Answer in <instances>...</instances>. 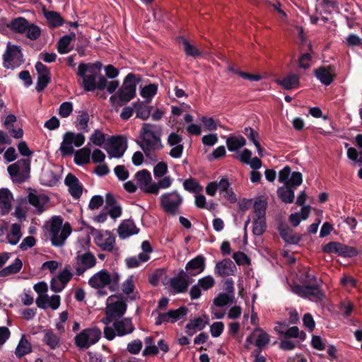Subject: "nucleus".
Segmentation results:
<instances>
[{
  "mask_svg": "<svg viewBox=\"0 0 362 362\" xmlns=\"http://www.w3.org/2000/svg\"><path fill=\"white\" fill-rule=\"evenodd\" d=\"M109 148H106L110 157L121 158L127 148V140L124 136H112L108 139Z\"/></svg>",
  "mask_w": 362,
  "mask_h": 362,
  "instance_id": "obj_12",
  "label": "nucleus"
},
{
  "mask_svg": "<svg viewBox=\"0 0 362 362\" xmlns=\"http://www.w3.org/2000/svg\"><path fill=\"white\" fill-rule=\"evenodd\" d=\"M169 284L175 293H184L187 292L189 282L180 277H173L170 279Z\"/></svg>",
  "mask_w": 362,
  "mask_h": 362,
  "instance_id": "obj_29",
  "label": "nucleus"
},
{
  "mask_svg": "<svg viewBox=\"0 0 362 362\" xmlns=\"http://www.w3.org/2000/svg\"><path fill=\"white\" fill-rule=\"evenodd\" d=\"M135 178L137 180L139 187H146L148 185H150L152 177L150 172L148 170L144 169L136 173L134 175Z\"/></svg>",
  "mask_w": 362,
  "mask_h": 362,
  "instance_id": "obj_37",
  "label": "nucleus"
},
{
  "mask_svg": "<svg viewBox=\"0 0 362 362\" xmlns=\"http://www.w3.org/2000/svg\"><path fill=\"white\" fill-rule=\"evenodd\" d=\"M230 71H233L241 78L249 80L250 81H258L261 79V76L259 74L247 73L240 70L235 69L233 67L230 68Z\"/></svg>",
  "mask_w": 362,
  "mask_h": 362,
  "instance_id": "obj_53",
  "label": "nucleus"
},
{
  "mask_svg": "<svg viewBox=\"0 0 362 362\" xmlns=\"http://www.w3.org/2000/svg\"><path fill=\"white\" fill-rule=\"evenodd\" d=\"M42 341L51 349H56L59 344V337L52 330H47L44 334Z\"/></svg>",
  "mask_w": 362,
  "mask_h": 362,
  "instance_id": "obj_36",
  "label": "nucleus"
},
{
  "mask_svg": "<svg viewBox=\"0 0 362 362\" xmlns=\"http://www.w3.org/2000/svg\"><path fill=\"white\" fill-rule=\"evenodd\" d=\"M25 34L30 40H36L41 35V29L38 25L34 23H29Z\"/></svg>",
  "mask_w": 362,
  "mask_h": 362,
  "instance_id": "obj_47",
  "label": "nucleus"
},
{
  "mask_svg": "<svg viewBox=\"0 0 362 362\" xmlns=\"http://www.w3.org/2000/svg\"><path fill=\"white\" fill-rule=\"evenodd\" d=\"M64 184L68 187L69 192L75 199L81 197L83 193V185L74 175L69 173L65 177Z\"/></svg>",
  "mask_w": 362,
  "mask_h": 362,
  "instance_id": "obj_15",
  "label": "nucleus"
},
{
  "mask_svg": "<svg viewBox=\"0 0 362 362\" xmlns=\"http://www.w3.org/2000/svg\"><path fill=\"white\" fill-rule=\"evenodd\" d=\"M89 119L88 113L86 111H83L76 118V127L77 129L88 132L89 131L88 125Z\"/></svg>",
  "mask_w": 362,
  "mask_h": 362,
  "instance_id": "obj_42",
  "label": "nucleus"
},
{
  "mask_svg": "<svg viewBox=\"0 0 362 362\" xmlns=\"http://www.w3.org/2000/svg\"><path fill=\"white\" fill-rule=\"evenodd\" d=\"M141 81V77L134 73H129L123 81L121 88L117 93L110 98L112 105L122 106L129 102L136 95V85Z\"/></svg>",
  "mask_w": 362,
  "mask_h": 362,
  "instance_id": "obj_2",
  "label": "nucleus"
},
{
  "mask_svg": "<svg viewBox=\"0 0 362 362\" xmlns=\"http://www.w3.org/2000/svg\"><path fill=\"white\" fill-rule=\"evenodd\" d=\"M85 141V136L82 133L74 134L71 132H66L63 136V141L59 147L62 156L66 157L72 155L74 153L72 144H74L76 147H80Z\"/></svg>",
  "mask_w": 362,
  "mask_h": 362,
  "instance_id": "obj_7",
  "label": "nucleus"
},
{
  "mask_svg": "<svg viewBox=\"0 0 362 362\" xmlns=\"http://www.w3.org/2000/svg\"><path fill=\"white\" fill-rule=\"evenodd\" d=\"M179 44L183 46L184 51L187 56L197 58L202 56V52L196 47L191 45L187 39L181 36L177 39Z\"/></svg>",
  "mask_w": 362,
  "mask_h": 362,
  "instance_id": "obj_31",
  "label": "nucleus"
},
{
  "mask_svg": "<svg viewBox=\"0 0 362 362\" xmlns=\"http://www.w3.org/2000/svg\"><path fill=\"white\" fill-rule=\"evenodd\" d=\"M100 337L101 332L98 327L86 328L76 335L74 343L80 350H85L97 343Z\"/></svg>",
  "mask_w": 362,
  "mask_h": 362,
  "instance_id": "obj_5",
  "label": "nucleus"
},
{
  "mask_svg": "<svg viewBox=\"0 0 362 362\" xmlns=\"http://www.w3.org/2000/svg\"><path fill=\"white\" fill-rule=\"evenodd\" d=\"M269 335L264 332H261L255 341L256 352H262V349L269 344Z\"/></svg>",
  "mask_w": 362,
  "mask_h": 362,
  "instance_id": "obj_49",
  "label": "nucleus"
},
{
  "mask_svg": "<svg viewBox=\"0 0 362 362\" xmlns=\"http://www.w3.org/2000/svg\"><path fill=\"white\" fill-rule=\"evenodd\" d=\"M276 83L286 90H291L298 88L300 77L298 74L289 73L286 76L281 79H277Z\"/></svg>",
  "mask_w": 362,
  "mask_h": 362,
  "instance_id": "obj_21",
  "label": "nucleus"
},
{
  "mask_svg": "<svg viewBox=\"0 0 362 362\" xmlns=\"http://www.w3.org/2000/svg\"><path fill=\"white\" fill-rule=\"evenodd\" d=\"M322 250L324 253H334L342 257L351 258L358 255L356 247L336 241H331L323 245Z\"/></svg>",
  "mask_w": 362,
  "mask_h": 362,
  "instance_id": "obj_9",
  "label": "nucleus"
},
{
  "mask_svg": "<svg viewBox=\"0 0 362 362\" xmlns=\"http://www.w3.org/2000/svg\"><path fill=\"white\" fill-rule=\"evenodd\" d=\"M233 258L238 265H250V257L244 252L238 251L235 252L233 255Z\"/></svg>",
  "mask_w": 362,
  "mask_h": 362,
  "instance_id": "obj_52",
  "label": "nucleus"
},
{
  "mask_svg": "<svg viewBox=\"0 0 362 362\" xmlns=\"http://www.w3.org/2000/svg\"><path fill=\"white\" fill-rule=\"evenodd\" d=\"M111 276L106 269H102L95 274L88 280L89 285L94 288H103L110 284Z\"/></svg>",
  "mask_w": 362,
  "mask_h": 362,
  "instance_id": "obj_14",
  "label": "nucleus"
},
{
  "mask_svg": "<svg viewBox=\"0 0 362 362\" xmlns=\"http://www.w3.org/2000/svg\"><path fill=\"white\" fill-rule=\"evenodd\" d=\"M182 197L175 191L164 193L160 197V206L165 212L175 215L182 203Z\"/></svg>",
  "mask_w": 362,
  "mask_h": 362,
  "instance_id": "obj_10",
  "label": "nucleus"
},
{
  "mask_svg": "<svg viewBox=\"0 0 362 362\" xmlns=\"http://www.w3.org/2000/svg\"><path fill=\"white\" fill-rule=\"evenodd\" d=\"M236 271V267L233 262L227 258L216 264L215 272L220 276L233 275Z\"/></svg>",
  "mask_w": 362,
  "mask_h": 362,
  "instance_id": "obj_19",
  "label": "nucleus"
},
{
  "mask_svg": "<svg viewBox=\"0 0 362 362\" xmlns=\"http://www.w3.org/2000/svg\"><path fill=\"white\" fill-rule=\"evenodd\" d=\"M132 105L137 117L143 120H146L149 117L152 110L151 106H148L144 102L139 100L133 103Z\"/></svg>",
  "mask_w": 362,
  "mask_h": 362,
  "instance_id": "obj_30",
  "label": "nucleus"
},
{
  "mask_svg": "<svg viewBox=\"0 0 362 362\" xmlns=\"http://www.w3.org/2000/svg\"><path fill=\"white\" fill-rule=\"evenodd\" d=\"M152 127H153V125L150 123H144L143 124L140 131L141 142L137 141V144L147 158L152 160H156V155H152L151 151L160 150L163 146L161 143L160 136H157L156 133L151 129Z\"/></svg>",
  "mask_w": 362,
  "mask_h": 362,
  "instance_id": "obj_3",
  "label": "nucleus"
},
{
  "mask_svg": "<svg viewBox=\"0 0 362 362\" xmlns=\"http://www.w3.org/2000/svg\"><path fill=\"white\" fill-rule=\"evenodd\" d=\"M113 327L118 336H124L132 333L134 330L132 320L129 318H125L124 320L115 321Z\"/></svg>",
  "mask_w": 362,
  "mask_h": 362,
  "instance_id": "obj_23",
  "label": "nucleus"
},
{
  "mask_svg": "<svg viewBox=\"0 0 362 362\" xmlns=\"http://www.w3.org/2000/svg\"><path fill=\"white\" fill-rule=\"evenodd\" d=\"M183 187L186 191L192 193H198L202 190L200 184L193 178L185 180L183 182Z\"/></svg>",
  "mask_w": 362,
  "mask_h": 362,
  "instance_id": "obj_45",
  "label": "nucleus"
},
{
  "mask_svg": "<svg viewBox=\"0 0 362 362\" xmlns=\"http://www.w3.org/2000/svg\"><path fill=\"white\" fill-rule=\"evenodd\" d=\"M72 276L73 274L70 271V266L66 265L63 271L59 274L57 279L65 286L72 279Z\"/></svg>",
  "mask_w": 362,
  "mask_h": 362,
  "instance_id": "obj_55",
  "label": "nucleus"
},
{
  "mask_svg": "<svg viewBox=\"0 0 362 362\" xmlns=\"http://www.w3.org/2000/svg\"><path fill=\"white\" fill-rule=\"evenodd\" d=\"M7 170L13 181L23 183L30 177V159L21 158L8 165Z\"/></svg>",
  "mask_w": 362,
  "mask_h": 362,
  "instance_id": "obj_6",
  "label": "nucleus"
},
{
  "mask_svg": "<svg viewBox=\"0 0 362 362\" xmlns=\"http://www.w3.org/2000/svg\"><path fill=\"white\" fill-rule=\"evenodd\" d=\"M3 66L6 69H13L24 62L21 47L8 42L5 53L3 54Z\"/></svg>",
  "mask_w": 362,
  "mask_h": 362,
  "instance_id": "obj_8",
  "label": "nucleus"
},
{
  "mask_svg": "<svg viewBox=\"0 0 362 362\" xmlns=\"http://www.w3.org/2000/svg\"><path fill=\"white\" fill-rule=\"evenodd\" d=\"M103 238L102 235H99L96 239V244L104 251L112 252L114 249V245L115 243V238L112 235H110L106 238L104 243H99L98 241L101 240Z\"/></svg>",
  "mask_w": 362,
  "mask_h": 362,
  "instance_id": "obj_43",
  "label": "nucleus"
},
{
  "mask_svg": "<svg viewBox=\"0 0 362 362\" xmlns=\"http://www.w3.org/2000/svg\"><path fill=\"white\" fill-rule=\"evenodd\" d=\"M205 267V257L199 255L186 264L185 270L190 273V276H196L202 273L204 270Z\"/></svg>",
  "mask_w": 362,
  "mask_h": 362,
  "instance_id": "obj_17",
  "label": "nucleus"
},
{
  "mask_svg": "<svg viewBox=\"0 0 362 362\" xmlns=\"http://www.w3.org/2000/svg\"><path fill=\"white\" fill-rule=\"evenodd\" d=\"M21 238V226L18 223H13L11 226V233L7 235L8 243L12 245H16Z\"/></svg>",
  "mask_w": 362,
  "mask_h": 362,
  "instance_id": "obj_39",
  "label": "nucleus"
},
{
  "mask_svg": "<svg viewBox=\"0 0 362 362\" xmlns=\"http://www.w3.org/2000/svg\"><path fill=\"white\" fill-rule=\"evenodd\" d=\"M267 223L264 219H253L252 233L254 235H262L266 230Z\"/></svg>",
  "mask_w": 362,
  "mask_h": 362,
  "instance_id": "obj_48",
  "label": "nucleus"
},
{
  "mask_svg": "<svg viewBox=\"0 0 362 362\" xmlns=\"http://www.w3.org/2000/svg\"><path fill=\"white\" fill-rule=\"evenodd\" d=\"M197 284L201 287V288L204 291H207L214 286L215 280L211 276L208 275L199 279Z\"/></svg>",
  "mask_w": 362,
  "mask_h": 362,
  "instance_id": "obj_54",
  "label": "nucleus"
},
{
  "mask_svg": "<svg viewBox=\"0 0 362 362\" xmlns=\"http://www.w3.org/2000/svg\"><path fill=\"white\" fill-rule=\"evenodd\" d=\"M142 348V342L140 339H136L129 343L127 351L132 354H138Z\"/></svg>",
  "mask_w": 362,
  "mask_h": 362,
  "instance_id": "obj_62",
  "label": "nucleus"
},
{
  "mask_svg": "<svg viewBox=\"0 0 362 362\" xmlns=\"http://www.w3.org/2000/svg\"><path fill=\"white\" fill-rule=\"evenodd\" d=\"M333 69V67L331 66H322L314 70V74L322 84L329 86L333 82L334 78V76L331 74Z\"/></svg>",
  "mask_w": 362,
  "mask_h": 362,
  "instance_id": "obj_20",
  "label": "nucleus"
},
{
  "mask_svg": "<svg viewBox=\"0 0 362 362\" xmlns=\"http://www.w3.org/2000/svg\"><path fill=\"white\" fill-rule=\"evenodd\" d=\"M12 194L7 189H0V214L2 216L9 213L11 208Z\"/></svg>",
  "mask_w": 362,
  "mask_h": 362,
  "instance_id": "obj_22",
  "label": "nucleus"
},
{
  "mask_svg": "<svg viewBox=\"0 0 362 362\" xmlns=\"http://www.w3.org/2000/svg\"><path fill=\"white\" fill-rule=\"evenodd\" d=\"M71 41L68 36L64 35L57 42V51L59 54H64L69 52L68 46L70 45Z\"/></svg>",
  "mask_w": 362,
  "mask_h": 362,
  "instance_id": "obj_56",
  "label": "nucleus"
},
{
  "mask_svg": "<svg viewBox=\"0 0 362 362\" xmlns=\"http://www.w3.org/2000/svg\"><path fill=\"white\" fill-rule=\"evenodd\" d=\"M117 231L119 238L125 239L131 235L138 234L139 228L136 226L133 220L127 219L119 224Z\"/></svg>",
  "mask_w": 362,
  "mask_h": 362,
  "instance_id": "obj_18",
  "label": "nucleus"
},
{
  "mask_svg": "<svg viewBox=\"0 0 362 362\" xmlns=\"http://www.w3.org/2000/svg\"><path fill=\"white\" fill-rule=\"evenodd\" d=\"M30 23L23 17H17L11 21L8 24V28L16 33L24 34L28 29Z\"/></svg>",
  "mask_w": 362,
  "mask_h": 362,
  "instance_id": "obj_25",
  "label": "nucleus"
},
{
  "mask_svg": "<svg viewBox=\"0 0 362 362\" xmlns=\"http://www.w3.org/2000/svg\"><path fill=\"white\" fill-rule=\"evenodd\" d=\"M106 135L99 129H95L90 136V141L95 146H102L105 141Z\"/></svg>",
  "mask_w": 362,
  "mask_h": 362,
  "instance_id": "obj_50",
  "label": "nucleus"
},
{
  "mask_svg": "<svg viewBox=\"0 0 362 362\" xmlns=\"http://www.w3.org/2000/svg\"><path fill=\"white\" fill-rule=\"evenodd\" d=\"M296 188L288 185L280 187L277 189V194L279 199L286 204H291L294 201Z\"/></svg>",
  "mask_w": 362,
  "mask_h": 362,
  "instance_id": "obj_26",
  "label": "nucleus"
},
{
  "mask_svg": "<svg viewBox=\"0 0 362 362\" xmlns=\"http://www.w3.org/2000/svg\"><path fill=\"white\" fill-rule=\"evenodd\" d=\"M168 171V165L164 162H159L153 169L155 177H161L166 174Z\"/></svg>",
  "mask_w": 362,
  "mask_h": 362,
  "instance_id": "obj_63",
  "label": "nucleus"
},
{
  "mask_svg": "<svg viewBox=\"0 0 362 362\" xmlns=\"http://www.w3.org/2000/svg\"><path fill=\"white\" fill-rule=\"evenodd\" d=\"M235 300L234 295H229L225 293H221L214 299V304L216 307H224L230 303H233Z\"/></svg>",
  "mask_w": 362,
  "mask_h": 362,
  "instance_id": "obj_41",
  "label": "nucleus"
},
{
  "mask_svg": "<svg viewBox=\"0 0 362 362\" xmlns=\"http://www.w3.org/2000/svg\"><path fill=\"white\" fill-rule=\"evenodd\" d=\"M44 16L48 22L49 28H57L64 23V18L57 11H45Z\"/></svg>",
  "mask_w": 362,
  "mask_h": 362,
  "instance_id": "obj_32",
  "label": "nucleus"
},
{
  "mask_svg": "<svg viewBox=\"0 0 362 362\" xmlns=\"http://www.w3.org/2000/svg\"><path fill=\"white\" fill-rule=\"evenodd\" d=\"M226 146L229 151H235L246 145V139L242 135L230 136L227 138Z\"/></svg>",
  "mask_w": 362,
  "mask_h": 362,
  "instance_id": "obj_27",
  "label": "nucleus"
},
{
  "mask_svg": "<svg viewBox=\"0 0 362 362\" xmlns=\"http://www.w3.org/2000/svg\"><path fill=\"white\" fill-rule=\"evenodd\" d=\"M299 281L301 285H295L293 287V291L302 298L312 297L315 300H322L324 297V293L321 290L322 281L318 280L317 278L308 272H303Z\"/></svg>",
  "mask_w": 362,
  "mask_h": 362,
  "instance_id": "obj_1",
  "label": "nucleus"
},
{
  "mask_svg": "<svg viewBox=\"0 0 362 362\" xmlns=\"http://www.w3.org/2000/svg\"><path fill=\"white\" fill-rule=\"evenodd\" d=\"M51 81V75H40L37 77L35 89L37 92H41L45 89Z\"/></svg>",
  "mask_w": 362,
  "mask_h": 362,
  "instance_id": "obj_57",
  "label": "nucleus"
},
{
  "mask_svg": "<svg viewBox=\"0 0 362 362\" xmlns=\"http://www.w3.org/2000/svg\"><path fill=\"white\" fill-rule=\"evenodd\" d=\"M135 285L133 281V276H131L122 284V291L126 295H130L133 293Z\"/></svg>",
  "mask_w": 362,
  "mask_h": 362,
  "instance_id": "obj_61",
  "label": "nucleus"
},
{
  "mask_svg": "<svg viewBox=\"0 0 362 362\" xmlns=\"http://www.w3.org/2000/svg\"><path fill=\"white\" fill-rule=\"evenodd\" d=\"M31 351H32V349H31V345H30V342L26 339L23 337L20 340V341L16 349L15 354L18 358H20L24 356L25 355L30 353Z\"/></svg>",
  "mask_w": 362,
  "mask_h": 362,
  "instance_id": "obj_38",
  "label": "nucleus"
},
{
  "mask_svg": "<svg viewBox=\"0 0 362 362\" xmlns=\"http://www.w3.org/2000/svg\"><path fill=\"white\" fill-rule=\"evenodd\" d=\"M158 85L156 83H151L143 87L140 91L141 97L146 98V103H149L151 98L157 93Z\"/></svg>",
  "mask_w": 362,
  "mask_h": 362,
  "instance_id": "obj_40",
  "label": "nucleus"
},
{
  "mask_svg": "<svg viewBox=\"0 0 362 362\" xmlns=\"http://www.w3.org/2000/svg\"><path fill=\"white\" fill-rule=\"evenodd\" d=\"M102 63L81 62L78 66L76 75L83 79L82 86L86 92L94 91L96 89V79L100 73Z\"/></svg>",
  "mask_w": 362,
  "mask_h": 362,
  "instance_id": "obj_4",
  "label": "nucleus"
},
{
  "mask_svg": "<svg viewBox=\"0 0 362 362\" xmlns=\"http://www.w3.org/2000/svg\"><path fill=\"white\" fill-rule=\"evenodd\" d=\"M114 173L117 177L122 181L126 180L129 176V171L125 168V166L123 165H118L116 167H115Z\"/></svg>",
  "mask_w": 362,
  "mask_h": 362,
  "instance_id": "obj_59",
  "label": "nucleus"
},
{
  "mask_svg": "<svg viewBox=\"0 0 362 362\" xmlns=\"http://www.w3.org/2000/svg\"><path fill=\"white\" fill-rule=\"evenodd\" d=\"M73 111V105L71 102L62 103L59 109V115L62 117H67Z\"/></svg>",
  "mask_w": 362,
  "mask_h": 362,
  "instance_id": "obj_60",
  "label": "nucleus"
},
{
  "mask_svg": "<svg viewBox=\"0 0 362 362\" xmlns=\"http://www.w3.org/2000/svg\"><path fill=\"white\" fill-rule=\"evenodd\" d=\"M28 201L30 204L37 209L39 213H42L44 211V204L41 203L40 197L38 195L32 192L29 193Z\"/></svg>",
  "mask_w": 362,
  "mask_h": 362,
  "instance_id": "obj_51",
  "label": "nucleus"
},
{
  "mask_svg": "<svg viewBox=\"0 0 362 362\" xmlns=\"http://www.w3.org/2000/svg\"><path fill=\"white\" fill-rule=\"evenodd\" d=\"M278 230L281 238L286 243L297 245L301 239L300 236L293 234V230L283 222L279 223Z\"/></svg>",
  "mask_w": 362,
  "mask_h": 362,
  "instance_id": "obj_16",
  "label": "nucleus"
},
{
  "mask_svg": "<svg viewBox=\"0 0 362 362\" xmlns=\"http://www.w3.org/2000/svg\"><path fill=\"white\" fill-rule=\"evenodd\" d=\"M303 182V175L300 172H293L291 174V178L286 185L296 189Z\"/></svg>",
  "mask_w": 362,
  "mask_h": 362,
  "instance_id": "obj_58",
  "label": "nucleus"
},
{
  "mask_svg": "<svg viewBox=\"0 0 362 362\" xmlns=\"http://www.w3.org/2000/svg\"><path fill=\"white\" fill-rule=\"evenodd\" d=\"M206 324L207 322H204L200 317L190 320L185 326L186 332L189 336H192L197 329L202 330Z\"/></svg>",
  "mask_w": 362,
  "mask_h": 362,
  "instance_id": "obj_33",
  "label": "nucleus"
},
{
  "mask_svg": "<svg viewBox=\"0 0 362 362\" xmlns=\"http://www.w3.org/2000/svg\"><path fill=\"white\" fill-rule=\"evenodd\" d=\"M91 151L88 146H85L74 152V163L78 165H83L90 163Z\"/></svg>",
  "mask_w": 362,
  "mask_h": 362,
  "instance_id": "obj_28",
  "label": "nucleus"
},
{
  "mask_svg": "<svg viewBox=\"0 0 362 362\" xmlns=\"http://www.w3.org/2000/svg\"><path fill=\"white\" fill-rule=\"evenodd\" d=\"M62 223L63 220L59 216H54L52 219L49 233L51 237L52 245L53 246H55L56 241L59 240V237L60 231L62 230Z\"/></svg>",
  "mask_w": 362,
  "mask_h": 362,
  "instance_id": "obj_24",
  "label": "nucleus"
},
{
  "mask_svg": "<svg viewBox=\"0 0 362 362\" xmlns=\"http://www.w3.org/2000/svg\"><path fill=\"white\" fill-rule=\"evenodd\" d=\"M74 268L77 276H81L88 269L93 267L96 264V258L90 252L82 255L78 254L74 257Z\"/></svg>",
  "mask_w": 362,
  "mask_h": 362,
  "instance_id": "obj_11",
  "label": "nucleus"
},
{
  "mask_svg": "<svg viewBox=\"0 0 362 362\" xmlns=\"http://www.w3.org/2000/svg\"><path fill=\"white\" fill-rule=\"evenodd\" d=\"M188 311V308L185 305L181 306L176 310H170L168 315L171 318L170 322L175 323L177 320L183 318L187 315Z\"/></svg>",
  "mask_w": 362,
  "mask_h": 362,
  "instance_id": "obj_44",
  "label": "nucleus"
},
{
  "mask_svg": "<svg viewBox=\"0 0 362 362\" xmlns=\"http://www.w3.org/2000/svg\"><path fill=\"white\" fill-rule=\"evenodd\" d=\"M267 203L264 200L255 201L254 204L253 219L266 220V210Z\"/></svg>",
  "mask_w": 362,
  "mask_h": 362,
  "instance_id": "obj_35",
  "label": "nucleus"
},
{
  "mask_svg": "<svg viewBox=\"0 0 362 362\" xmlns=\"http://www.w3.org/2000/svg\"><path fill=\"white\" fill-rule=\"evenodd\" d=\"M72 231L71 225L69 223L66 222L65 223L62 227V230L60 231L59 240L56 241L55 243V247H61L64 244V242L66 239L68 238V236L71 234Z\"/></svg>",
  "mask_w": 362,
  "mask_h": 362,
  "instance_id": "obj_46",
  "label": "nucleus"
},
{
  "mask_svg": "<svg viewBox=\"0 0 362 362\" xmlns=\"http://www.w3.org/2000/svg\"><path fill=\"white\" fill-rule=\"evenodd\" d=\"M224 325L222 322H214L210 327V332L212 337H218L223 332Z\"/></svg>",
  "mask_w": 362,
  "mask_h": 362,
  "instance_id": "obj_64",
  "label": "nucleus"
},
{
  "mask_svg": "<svg viewBox=\"0 0 362 362\" xmlns=\"http://www.w3.org/2000/svg\"><path fill=\"white\" fill-rule=\"evenodd\" d=\"M127 305L124 300H117L116 302L108 304L106 308L107 322L108 323L115 318H121L125 314Z\"/></svg>",
  "mask_w": 362,
  "mask_h": 362,
  "instance_id": "obj_13",
  "label": "nucleus"
},
{
  "mask_svg": "<svg viewBox=\"0 0 362 362\" xmlns=\"http://www.w3.org/2000/svg\"><path fill=\"white\" fill-rule=\"evenodd\" d=\"M22 267L23 262L21 259L16 258L13 263L0 270V276L6 277L11 274H16L21 271Z\"/></svg>",
  "mask_w": 362,
  "mask_h": 362,
  "instance_id": "obj_34",
  "label": "nucleus"
}]
</instances>
